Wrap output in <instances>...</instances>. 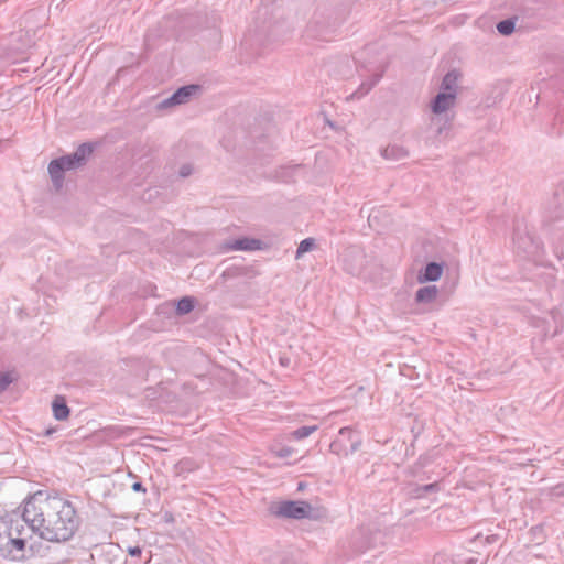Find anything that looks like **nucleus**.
I'll list each match as a JSON object with an SVG mask.
<instances>
[{"label": "nucleus", "instance_id": "f257e3e1", "mask_svg": "<svg viewBox=\"0 0 564 564\" xmlns=\"http://www.w3.org/2000/svg\"><path fill=\"white\" fill-rule=\"evenodd\" d=\"M22 518L33 532L50 542L68 541L79 525L70 501L44 491H37L25 500Z\"/></svg>", "mask_w": 564, "mask_h": 564}, {"label": "nucleus", "instance_id": "f03ea898", "mask_svg": "<svg viewBox=\"0 0 564 564\" xmlns=\"http://www.w3.org/2000/svg\"><path fill=\"white\" fill-rule=\"evenodd\" d=\"M457 97L451 93H438L431 101V111L433 113L432 122H441L443 124L437 128V134H442L451 128L454 119L453 109L455 108Z\"/></svg>", "mask_w": 564, "mask_h": 564}, {"label": "nucleus", "instance_id": "7ed1b4c3", "mask_svg": "<svg viewBox=\"0 0 564 564\" xmlns=\"http://www.w3.org/2000/svg\"><path fill=\"white\" fill-rule=\"evenodd\" d=\"M360 445L359 435L350 427H343L339 431V437L330 444L329 448L338 456H348L357 452Z\"/></svg>", "mask_w": 564, "mask_h": 564}, {"label": "nucleus", "instance_id": "20e7f679", "mask_svg": "<svg viewBox=\"0 0 564 564\" xmlns=\"http://www.w3.org/2000/svg\"><path fill=\"white\" fill-rule=\"evenodd\" d=\"M199 89L200 88L197 85L181 87L173 95L158 102L155 105V109L162 112L171 111L177 106L189 102Z\"/></svg>", "mask_w": 564, "mask_h": 564}, {"label": "nucleus", "instance_id": "39448f33", "mask_svg": "<svg viewBox=\"0 0 564 564\" xmlns=\"http://www.w3.org/2000/svg\"><path fill=\"white\" fill-rule=\"evenodd\" d=\"M313 508L306 501H282L275 507L274 513L291 519H305L312 516Z\"/></svg>", "mask_w": 564, "mask_h": 564}, {"label": "nucleus", "instance_id": "423d86ee", "mask_svg": "<svg viewBox=\"0 0 564 564\" xmlns=\"http://www.w3.org/2000/svg\"><path fill=\"white\" fill-rule=\"evenodd\" d=\"M91 152L93 148L89 144H80L74 153L59 158L62 163L61 165L64 167L66 172L76 170L86 163Z\"/></svg>", "mask_w": 564, "mask_h": 564}, {"label": "nucleus", "instance_id": "0eeeda50", "mask_svg": "<svg viewBox=\"0 0 564 564\" xmlns=\"http://www.w3.org/2000/svg\"><path fill=\"white\" fill-rule=\"evenodd\" d=\"M444 265L437 262H429L417 274L420 283L438 281L443 274Z\"/></svg>", "mask_w": 564, "mask_h": 564}, {"label": "nucleus", "instance_id": "6e6552de", "mask_svg": "<svg viewBox=\"0 0 564 564\" xmlns=\"http://www.w3.org/2000/svg\"><path fill=\"white\" fill-rule=\"evenodd\" d=\"M438 293L436 285L420 288L415 293V302L417 304H432L437 299Z\"/></svg>", "mask_w": 564, "mask_h": 564}, {"label": "nucleus", "instance_id": "1a4fd4ad", "mask_svg": "<svg viewBox=\"0 0 564 564\" xmlns=\"http://www.w3.org/2000/svg\"><path fill=\"white\" fill-rule=\"evenodd\" d=\"M262 242L258 239L253 238H240L231 241L228 245V249L230 250H243V251H253L261 249Z\"/></svg>", "mask_w": 564, "mask_h": 564}, {"label": "nucleus", "instance_id": "9d476101", "mask_svg": "<svg viewBox=\"0 0 564 564\" xmlns=\"http://www.w3.org/2000/svg\"><path fill=\"white\" fill-rule=\"evenodd\" d=\"M459 76L460 74L456 69L448 72L442 80L440 93H451L457 97Z\"/></svg>", "mask_w": 564, "mask_h": 564}, {"label": "nucleus", "instance_id": "9b49d317", "mask_svg": "<svg viewBox=\"0 0 564 564\" xmlns=\"http://www.w3.org/2000/svg\"><path fill=\"white\" fill-rule=\"evenodd\" d=\"M61 164L62 163L59 158L51 161V163L48 164V173L51 180L57 189L63 186L64 173L66 172Z\"/></svg>", "mask_w": 564, "mask_h": 564}, {"label": "nucleus", "instance_id": "f8f14e48", "mask_svg": "<svg viewBox=\"0 0 564 564\" xmlns=\"http://www.w3.org/2000/svg\"><path fill=\"white\" fill-rule=\"evenodd\" d=\"M386 215L384 208L372 209L368 216L369 226L378 232L383 231L386 229Z\"/></svg>", "mask_w": 564, "mask_h": 564}, {"label": "nucleus", "instance_id": "ddd939ff", "mask_svg": "<svg viewBox=\"0 0 564 564\" xmlns=\"http://www.w3.org/2000/svg\"><path fill=\"white\" fill-rule=\"evenodd\" d=\"M53 415L58 421H64L69 416V408L63 397H55L52 403Z\"/></svg>", "mask_w": 564, "mask_h": 564}, {"label": "nucleus", "instance_id": "4468645a", "mask_svg": "<svg viewBox=\"0 0 564 564\" xmlns=\"http://www.w3.org/2000/svg\"><path fill=\"white\" fill-rule=\"evenodd\" d=\"M380 77H381V75H376L371 80L364 82L354 94H351L349 97H347V99H359V98L364 97L378 83Z\"/></svg>", "mask_w": 564, "mask_h": 564}, {"label": "nucleus", "instance_id": "2eb2a0df", "mask_svg": "<svg viewBox=\"0 0 564 564\" xmlns=\"http://www.w3.org/2000/svg\"><path fill=\"white\" fill-rule=\"evenodd\" d=\"M438 490H440L438 482H432V484L414 487L413 489H411L410 495L414 498H421L429 494L437 492Z\"/></svg>", "mask_w": 564, "mask_h": 564}, {"label": "nucleus", "instance_id": "dca6fc26", "mask_svg": "<svg viewBox=\"0 0 564 564\" xmlns=\"http://www.w3.org/2000/svg\"><path fill=\"white\" fill-rule=\"evenodd\" d=\"M315 248V239L306 238L302 240L296 249L295 258L301 259L306 252L312 251Z\"/></svg>", "mask_w": 564, "mask_h": 564}, {"label": "nucleus", "instance_id": "f3484780", "mask_svg": "<svg viewBox=\"0 0 564 564\" xmlns=\"http://www.w3.org/2000/svg\"><path fill=\"white\" fill-rule=\"evenodd\" d=\"M194 308V302L191 297H183L177 302V313L183 315L189 313Z\"/></svg>", "mask_w": 564, "mask_h": 564}, {"label": "nucleus", "instance_id": "a211bd4d", "mask_svg": "<svg viewBox=\"0 0 564 564\" xmlns=\"http://www.w3.org/2000/svg\"><path fill=\"white\" fill-rule=\"evenodd\" d=\"M497 30L502 35H510L514 31V22L511 19H506L497 24Z\"/></svg>", "mask_w": 564, "mask_h": 564}, {"label": "nucleus", "instance_id": "6ab92c4d", "mask_svg": "<svg viewBox=\"0 0 564 564\" xmlns=\"http://www.w3.org/2000/svg\"><path fill=\"white\" fill-rule=\"evenodd\" d=\"M317 430V425L302 426L292 432V436L296 440H302L310 436Z\"/></svg>", "mask_w": 564, "mask_h": 564}, {"label": "nucleus", "instance_id": "aec40b11", "mask_svg": "<svg viewBox=\"0 0 564 564\" xmlns=\"http://www.w3.org/2000/svg\"><path fill=\"white\" fill-rule=\"evenodd\" d=\"M409 151L403 147H393L390 149V160H402L408 158Z\"/></svg>", "mask_w": 564, "mask_h": 564}, {"label": "nucleus", "instance_id": "412c9836", "mask_svg": "<svg viewBox=\"0 0 564 564\" xmlns=\"http://www.w3.org/2000/svg\"><path fill=\"white\" fill-rule=\"evenodd\" d=\"M14 377L12 372L0 373V393L7 390V388L13 382Z\"/></svg>", "mask_w": 564, "mask_h": 564}, {"label": "nucleus", "instance_id": "4be33fe9", "mask_svg": "<svg viewBox=\"0 0 564 564\" xmlns=\"http://www.w3.org/2000/svg\"><path fill=\"white\" fill-rule=\"evenodd\" d=\"M271 452L275 457L286 458L293 454V448L284 446V447H272Z\"/></svg>", "mask_w": 564, "mask_h": 564}, {"label": "nucleus", "instance_id": "5701e85b", "mask_svg": "<svg viewBox=\"0 0 564 564\" xmlns=\"http://www.w3.org/2000/svg\"><path fill=\"white\" fill-rule=\"evenodd\" d=\"M11 550L23 551L25 547V541L23 539H10Z\"/></svg>", "mask_w": 564, "mask_h": 564}, {"label": "nucleus", "instance_id": "b1692460", "mask_svg": "<svg viewBox=\"0 0 564 564\" xmlns=\"http://www.w3.org/2000/svg\"><path fill=\"white\" fill-rule=\"evenodd\" d=\"M551 495L553 497H564V484H558L551 488Z\"/></svg>", "mask_w": 564, "mask_h": 564}, {"label": "nucleus", "instance_id": "393cba45", "mask_svg": "<svg viewBox=\"0 0 564 564\" xmlns=\"http://www.w3.org/2000/svg\"><path fill=\"white\" fill-rule=\"evenodd\" d=\"M127 553L130 555V556H140L142 554V549L138 545H134V546H128L127 547Z\"/></svg>", "mask_w": 564, "mask_h": 564}, {"label": "nucleus", "instance_id": "a878e982", "mask_svg": "<svg viewBox=\"0 0 564 564\" xmlns=\"http://www.w3.org/2000/svg\"><path fill=\"white\" fill-rule=\"evenodd\" d=\"M478 560L476 557H468L466 560H457L455 564H477Z\"/></svg>", "mask_w": 564, "mask_h": 564}, {"label": "nucleus", "instance_id": "bb28decb", "mask_svg": "<svg viewBox=\"0 0 564 564\" xmlns=\"http://www.w3.org/2000/svg\"><path fill=\"white\" fill-rule=\"evenodd\" d=\"M132 489H133L134 491L144 490V489H143V487H142V485H141V482H134V484L132 485Z\"/></svg>", "mask_w": 564, "mask_h": 564}, {"label": "nucleus", "instance_id": "cd10ccee", "mask_svg": "<svg viewBox=\"0 0 564 564\" xmlns=\"http://www.w3.org/2000/svg\"><path fill=\"white\" fill-rule=\"evenodd\" d=\"M180 173L183 177H185V176L189 175L191 171L187 167H182Z\"/></svg>", "mask_w": 564, "mask_h": 564}, {"label": "nucleus", "instance_id": "c85d7f7f", "mask_svg": "<svg viewBox=\"0 0 564 564\" xmlns=\"http://www.w3.org/2000/svg\"><path fill=\"white\" fill-rule=\"evenodd\" d=\"M54 431H55L54 429H48V430L45 431L44 435L45 436H50V435H52L54 433Z\"/></svg>", "mask_w": 564, "mask_h": 564}, {"label": "nucleus", "instance_id": "c756f323", "mask_svg": "<svg viewBox=\"0 0 564 564\" xmlns=\"http://www.w3.org/2000/svg\"><path fill=\"white\" fill-rule=\"evenodd\" d=\"M343 440L345 443H346V441H349L351 443V440L348 437V435H346Z\"/></svg>", "mask_w": 564, "mask_h": 564}]
</instances>
